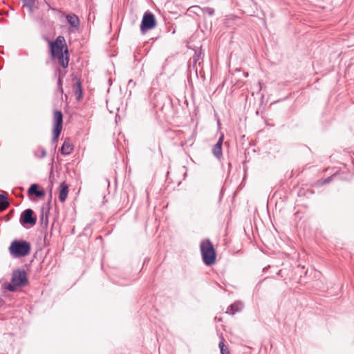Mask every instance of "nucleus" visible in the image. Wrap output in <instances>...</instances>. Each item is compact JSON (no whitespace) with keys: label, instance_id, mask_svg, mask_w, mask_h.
I'll list each match as a JSON object with an SVG mask.
<instances>
[{"label":"nucleus","instance_id":"17","mask_svg":"<svg viewBox=\"0 0 354 354\" xmlns=\"http://www.w3.org/2000/svg\"><path fill=\"white\" fill-rule=\"evenodd\" d=\"M24 3V6H26L30 12H33L35 0H21Z\"/></svg>","mask_w":354,"mask_h":354},{"label":"nucleus","instance_id":"11","mask_svg":"<svg viewBox=\"0 0 354 354\" xmlns=\"http://www.w3.org/2000/svg\"><path fill=\"white\" fill-rule=\"evenodd\" d=\"M68 193V187L65 183H62L60 185V190L59 193V199L61 202L66 201Z\"/></svg>","mask_w":354,"mask_h":354},{"label":"nucleus","instance_id":"23","mask_svg":"<svg viewBox=\"0 0 354 354\" xmlns=\"http://www.w3.org/2000/svg\"><path fill=\"white\" fill-rule=\"evenodd\" d=\"M198 10H189V11H190V12H194V13H196V14H198Z\"/></svg>","mask_w":354,"mask_h":354},{"label":"nucleus","instance_id":"21","mask_svg":"<svg viewBox=\"0 0 354 354\" xmlns=\"http://www.w3.org/2000/svg\"><path fill=\"white\" fill-rule=\"evenodd\" d=\"M333 176H330V177H328V178H326V179L323 181L322 184H326V183H330V180H332V178H333Z\"/></svg>","mask_w":354,"mask_h":354},{"label":"nucleus","instance_id":"6","mask_svg":"<svg viewBox=\"0 0 354 354\" xmlns=\"http://www.w3.org/2000/svg\"><path fill=\"white\" fill-rule=\"evenodd\" d=\"M156 26V20L154 15L150 12H146L142 17L140 31L142 33H145L146 31L154 28Z\"/></svg>","mask_w":354,"mask_h":354},{"label":"nucleus","instance_id":"18","mask_svg":"<svg viewBox=\"0 0 354 354\" xmlns=\"http://www.w3.org/2000/svg\"><path fill=\"white\" fill-rule=\"evenodd\" d=\"M35 155L39 158H44L46 156V151L44 148L39 147L38 149L35 151Z\"/></svg>","mask_w":354,"mask_h":354},{"label":"nucleus","instance_id":"10","mask_svg":"<svg viewBox=\"0 0 354 354\" xmlns=\"http://www.w3.org/2000/svg\"><path fill=\"white\" fill-rule=\"evenodd\" d=\"M38 185L32 184L29 187L28 190V194L29 196L35 195L37 197H42L45 195V192L44 190H38Z\"/></svg>","mask_w":354,"mask_h":354},{"label":"nucleus","instance_id":"19","mask_svg":"<svg viewBox=\"0 0 354 354\" xmlns=\"http://www.w3.org/2000/svg\"><path fill=\"white\" fill-rule=\"evenodd\" d=\"M218 346L221 350V354H230L228 348L225 345L224 339L223 337L221 338V341L219 342Z\"/></svg>","mask_w":354,"mask_h":354},{"label":"nucleus","instance_id":"4","mask_svg":"<svg viewBox=\"0 0 354 354\" xmlns=\"http://www.w3.org/2000/svg\"><path fill=\"white\" fill-rule=\"evenodd\" d=\"M28 283V279L26 271L18 269L13 272L10 283L8 284L6 288L11 292H14L18 287L25 286Z\"/></svg>","mask_w":354,"mask_h":354},{"label":"nucleus","instance_id":"20","mask_svg":"<svg viewBox=\"0 0 354 354\" xmlns=\"http://www.w3.org/2000/svg\"><path fill=\"white\" fill-rule=\"evenodd\" d=\"M64 76V73H62L61 71L59 72V77L57 80V86L58 89L60 91L61 93H63V88H62V78Z\"/></svg>","mask_w":354,"mask_h":354},{"label":"nucleus","instance_id":"2","mask_svg":"<svg viewBox=\"0 0 354 354\" xmlns=\"http://www.w3.org/2000/svg\"><path fill=\"white\" fill-rule=\"evenodd\" d=\"M10 256L14 259L28 256L31 251V245L24 240H15L11 242L8 248Z\"/></svg>","mask_w":354,"mask_h":354},{"label":"nucleus","instance_id":"3","mask_svg":"<svg viewBox=\"0 0 354 354\" xmlns=\"http://www.w3.org/2000/svg\"><path fill=\"white\" fill-rule=\"evenodd\" d=\"M200 250L203 261L207 266L213 265L216 261V251L213 244L209 239L203 240L200 244Z\"/></svg>","mask_w":354,"mask_h":354},{"label":"nucleus","instance_id":"14","mask_svg":"<svg viewBox=\"0 0 354 354\" xmlns=\"http://www.w3.org/2000/svg\"><path fill=\"white\" fill-rule=\"evenodd\" d=\"M242 309V304L239 302H235L231 304L226 311L227 313L234 315L236 313L241 311Z\"/></svg>","mask_w":354,"mask_h":354},{"label":"nucleus","instance_id":"13","mask_svg":"<svg viewBox=\"0 0 354 354\" xmlns=\"http://www.w3.org/2000/svg\"><path fill=\"white\" fill-rule=\"evenodd\" d=\"M68 24L73 28H78L80 26V19L75 14H70L66 16Z\"/></svg>","mask_w":354,"mask_h":354},{"label":"nucleus","instance_id":"7","mask_svg":"<svg viewBox=\"0 0 354 354\" xmlns=\"http://www.w3.org/2000/svg\"><path fill=\"white\" fill-rule=\"evenodd\" d=\"M19 221L23 225L29 224L30 226H34L37 223V217L34 215L32 209H26L21 213Z\"/></svg>","mask_w":354,"mask_h":354},{"label":"nucleus","instance_id":"1","mask_svg":"<svg viewBox=\"0 0 354 354\" xmlns=\"http://www.w3.org/2000/svg\"><path fill=\"white\" fill-rule=\"evenodd\" d=\"M65 39L63 36H58L55 41H50V53L54 59H57L59 64L63 67L66 68L68 66L69 58L68 55V49L63 52Z\"/></svg>","mask_w":354,"mask_h":354},{"label":"nucleus","instance_id":"9","mask_svg":"<svg viewBox=\"0 0 354 354\" xmlns=\"http://www.w3.org/2000/svg\"><path fill=\"white\" fill-rule=\"evenodd\" d=\"M223 140V135H222L218 142L212 147V153L215 157L220 158L222 156V145Z\"/></svg>","mask_w":354,"mask_h":354},{"label":"nucleus","instance_id":"12","mask_svg":"<svg viewBox=\"0 0 354 354\" xmlns=\"http://www.w3.org/2000/svg\"><path fill=\"white\" fill-rule=\"evenodd\" d=\"M200 10L203 13H206L210 17L213 16L215 13L214 8H211V7L201 8L199 6H193L189 8V10Z\"/></svg>","mask_w":354,"mask_h":354},{"label":"nucleus","instance_id":"8","mask_svg":"<svg viewBox=\"0 0 354 354\" xmlns=\"http://www.w3.org/2000/svg\"><path fill=\"white\" fill-rule=\"evenodd\" d=\"M49 209L42 207L40 214V224L42 228L47 229L48 226Z\"/></svg>","mask_w":354,"mask_h":354},{"label":"nucleus","instance_id":"5","mask_svg":"<svg viewBox=\"0 0 354 354\" xmlns=\"http://www.w3.org/2000/svg\"><path fill=\"white\" fill-rule=\"evenodd\" d=\"M54 127L53 142H56L62 130L63 115L60 111L55 110L53 113Z\"/></svg>","mask_w":354,"mask_h":354},{"label":"nucleus","instance_id":"22","mask_svg":"<svg viewBox=\"0 0 354 354\" xmlns=\"http://www.w3.org/2000/svg\"><path fill=\"white\" fill-rule=\"evenodd\" d=\"M77 90L80 91V95L77 96V98L79 99L82 96L81 85L80 82L77 83Z\"/></svg>","mask_w":354,"mask_h":354},{"label":"nucleus","instance_id":"15","mask_svg":"<svg viewBox=\"0 0 354 354\" xmlns=\"http://www.w3.org/2000/svg\"><path fill=\"white\" fill-rule=\"evenodd\" d=\"M73 150V146L68 141L65 140L61 148V153L63 155H68Z\"/></svg>","mask_w":354,"mask_h":354},{"label":"nucleus","instance_id":"16","mask_svg":"<svg viewBox=\"0 0 354 354\" xmlns=\"http://www.w3.org/2000/svg\"><path fill=\"white\" fill-rule=\"evenodd\" d=\"M8 205L7 196L3 194H0V212L5 210Z\"/></svg>","mask_w":354,"mask_h":354}]
</instances>
